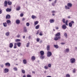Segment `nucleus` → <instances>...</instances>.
I'll list each match as a JSON object with an SVG mask.
<instances>
[{
	"label": "nucleus",
	"instance_id": "obj_1",
	"mask_svg": "<svg viewBox=\"0 0 77 77\" xmlns=\"http://www.w3.org/2000/svg\"><path fill=\"white\" fill-rule=\"evenodd\" d=\"M70 62L72 63H73L75 62V59L74 58H72L70 59Z\"/></svg>",
	"mask_w": 77,
	"mask_h": 77
},
{
	"label": "nucleus",
	"instance_id": "obj_2",
	"mask_svg": "<svg viewBox=\"0 0 77 77\" xmlns=\"http://www.w3.org/2000/svg\"><path fill=\"white\" fill-rule=\"evenodd\" d=\"M47 56L48 57H50L52 55V53L50 51H48L47 53Z\"/></svg>",
	"mask_w": 77,
	"mask_h": 77
},
{
	"label": "nucleus",
	"instance_id": "obj_3",
	"mask_svg": "<svg viewBox=\"0 0 77 77\" xmlns=\"http://www.w3.org/2000/svg\"><path fill=\"white\" fill-rule=\"evenodd\" d=\"M74 21H72L70 23H69V27H71L72 26V24H74Z\"/></svg>",
	"mask_w": 77,
	"mask_h": 77
},
{
	"label": "nucleus",
	"instance_id": "obj_4",
	"mask_svg": "<svg viewBox=\"0 0 77 77\" xmlns=\"http://www.w3.org/2000/svg\"><path fill=\"white\" fill-rule=\"evenodd\" d=\"M60 39V36H56V37L54 38V40H55V41H57V40H59V39Z\"/></svg>",
	"mask_w": 77,
	"mask_h": 77
},
{
	"label": "nucleus",
	"instance_id": "obj_5",
	"mask_svg": "<svg viewBox=\"0 0 77 77\" xmlns=\"http://www.w3.org/2000/svg\"><path fill=\"white\" fill-rule=\"evenodd\" d=\"M4 73H8L9 72V69L8 68H6L4 69Z\"/></svg>",
	"mask_w": 77,
	"mask_h": 77
},
{
	"label": "nucleus",
	"instance_id": "obj_6",
	"mask_svg": "<svg viewBox=\"0 0 77 77\" xmlns=\"http://www.w3.org/2000/svg\"><path fill=\"white\" fill-rule=\"evenodd\" d=\"M31 59L32 61H34V60H35L36 59V57L35 56H32Z\"/></svg>",
	"mask_w": 77,
	"mask_h": 77
},
{
	"label": "nucleus",
	"instance_id": "obj_7",
	"mask_svg": "<svg viewBox=\"0 0 77 77\" xmlns=\"http://www.w3.org/2000/svg\"><path fill=\"white\" fill-rule=\"evenodd\" d=\"M41 56H44V52L43 51H41L40 52Z\"/></svg>",
	"mask_w": 77,
	"mask_h": 77
},
{
	"label": "nucleus",
	"instance_id": "obj_8",
	"mask_svg": "<svg viewBox=\"0 0 77 77\" xmlns=\"http://www.w3.org/2000/svg\"><path fill=\"white\" fill-rule=\"evenodd\" d=\"M67 6H68L69 8H71L72 7V4L70 3H68L67 4Z\"/></svg>",
	"mask_w": 77,
	"mask_h": 77
},
{
	"label": "nucleus",
	"instance_id": "obj_9",
	"mask_svg": "<svg viewBox=\"0 0 77 77\" xmlns=\"http://www.w3.org/2000/svg\"><path fill=\"white\" fill-rule=\"evenodd\" d=\"M62 28L63 29H66V26L65 24H64L62 25Z\"/></svg>",
	"mask_w": 77,
	"mask_h": 77
},
{
	"label": "nucleus",
	"instance_id": "obj_10",
	"mask_svg": "<svg viewBox=\"0 0 77 77\" xmlns=\"http://www.w3.org/2000/svg\"><path fill=\"white\" fill-rule=\"evenodd\" d=\"M6 11L8 12H10L11 11V9L8 8L6 9Z\"/></svg>",
	"mask_w": 77,
	"mask_h": 77
},
{
	"label": "nucleus",
	"instance_id": "obj_11",
	"mask_svg": "<svg viewBox=\"0 0 77 77\" xmlns=\"http://www.w3.org/2000/svg\"><path fill=\"white\" fill-rule=\"evenodd\" d=\"M16 11H20L21 9V7L20 6H18L16 8Z\"/></svg>",
	"mask_w": 77,
	"mask_h": 77
},
{
	"label": "nucleus",
	"instance_id": "obj_12",
	"mask_svg": "<svg viewBox=\"0 0 77 77\" xmlns=\"http://www.w3.org/2000/svg\"><path fill=\"white\" fill-rule=\"evenodd\" d=\"M8 5V2L7 1H5L4 2V6L5 7H7V5Z\"/></svg>",
	"mask_w": 77,
	"mask_h": 77
},
{
	"label": "nucleus",
	"instance_id": "obj_13",
	"mask_svg": "<svg viewBox=\"0 0 77 77\" xmlns=\"http://www.w3.org/2000/svg\"><path fill=\"white\" fill-rule=\"evenodd\" d=\"M3 25L5 27H7V23L6 22L4 23H3Z\"/></svg>",
	"mask_w": 77,
	"mask_h": 77
},
{
	"label": "nucleus",
	"instance_id": "obj_14",
	"mask_svg": "<svg viewBox=\"0 0 77 77\" xmlns=\"http://www.w3.org/2000/svg\"><path fill=\"white\" fill-rule=\"evenodd\" d=\"M5 66H11V64L9 63H5Z\"/></svg>",
	"mask_w": 77,
	"mask_h": 77
},
{
	"label": "nucleus",
	"instance_id": "obj_15",
	"mask_svg": "<svg viewBox=\"0 0 77 77\" xmlns=\"http://www.w3.org/2000/svg\"><path fill=\"white\" fill-rule=\"evenodd\" d=\"M64 36L65 37V38H68V34L66 33H64Z\"/></svg>",
	"mask_w": 77,
	"mask_h": 77
},
{
	"label": "nucleus",
	"instance_id": "obj_16",
	"mask_svg": "<svg viewBox=\"0 0 77 77\" xmlns=\"http://www.w3.org/2000/svg\"><path fill=\"white\" fill-rule=\"evenodd\" d=\"M6 18L7 19L8 18V19L10 18H11V16L9 15V14H7L6 16Z\"/></svg>",
	"mask_w": 77,
	"mask_h": 77
},
{
	"label": "nucleus",
	"instance_id": "obj_17",
	"mask_svg": "<svg viewBox=\"0 0 77 77\" xmlns=\"http://www.w3.org/2000/svg\"><path fill=\"white\" fill-rule=\"evenodd\" d=\"M6 22L8 25H9V24H10V23H11V21L9 20H7Z\"/></svg>",
	"mask_w": 77,
	"mask_h": 77
},
{
	"label": "nucleus",
	"instance_id": "obj_18",
	"mask_svg": "<svg viewBox=\"0 0 77 77\" xmlns=\"http://www.w3.org/2000/svg\"><path fill=\"white\" fill-rule=\"evenodd\" d=\"M60 32H57L55 35L56 36H60Z\"/></svg>",
	"mask_w": 77,
	"mask_h": 77
},
{
	"label": "nucleus",
	"instance_id": "obj_19",
	"mask_svg": "<svg viewBox=\"0 0 77 77\" xmlns=\"http://www.w3.org/2000/svg\"><path fill=\"white\" fill-rule=\"evenodd\" d=\"M21 43L20 42H19L17 43V45L18 47H20V45H21Z\"/></svg>",
	"mask_w": 77,
	"mask_h": 77
},
{
	"label": "nucleus",
	"instance_id": "obj_20",
	"mask_svg": "<svg viewBox=\"0 0 77 77\" xmlns=\"http://www.w3.org/2000/svg\"><path fill=\"white\" fill-rule=\"evenodd\" d=\"M16 23L17 24H20V21L19 20H16Z\"/></svg>",
	"mask_w": 77,
	"mask_h": 77
},
{
	"label": "nucleus",
	"instance_id": "obj_21",
	"mask_svg": "<svg viewBox=\"0 0 77 77\" xmlns=\"http://www.w3.org/2000/svg\"><path fill=\"white\" fill-rule=\"evenodd\" d=\"M23 61L24 64H26L27 63V60L26 59L23 60Z\"/></svg>",
	"mask_w": 77,
	"mask_h": 77
},
{
	"label": "nucleus",
	"instance_id": "obj_22",
	"mask_svg": "<svg viewBox=\"0 0 77 77\" xmlns=\"http://www.w3.org/2000/svg\"><path fill=\"white\" fill-rule=\"evenodd\" d=\"M27 29L26 28V27H24L23 28V31L24 32H27Z\"/></svg>",
	"mask_w": 77,
	"mask_h": 77
},
{
	"label": "nucleus",
	"instance_id": "obj_23",
	"mask_svg": "<svg viewBox=\"0 0 77 77\" xmlns=\"http://www.w3.org/2000/svg\"><path fill=\"white\" fill-rule=\"evenodd\" d=\"M32 18L33 20H34L35 18H36V17L34 15H32Z\"/></svg>",
	"mask_w": 77,
	"mask_h": 77
},
{
	"label": "nucleus",
	"instance_id": "obj_24",
	"mask_svg": "<svg viewBox=\"0 0 77 77\" xmlns=\"http://www.w3.org/2000/svg\"><path fill=\"white\" fill-rule=\"evenodd\" d=\"M8 5H12V2H11L10 1H8Z\"/></svg>",
	"mask_w": 77,
	"mask_h": 77
},
{
	"label": "nucleus",
	"instance_id": "obj_25",
	"mask_svg": "<svg viewBox=\"0 0 77 77\" xmlns=\"http://www.w3.org/2000/svg\"><path fill=\"white\" fill-rule=\"evenodd\" d=\"M65 8L66 9H70L68 6H67V5L65 6Z\"/></svg>",
	"mask_w": 77,
	"mask_h": 77
},
{
	"label": "nucleus",
	"instance_id": "obj_26",
	"mask_svg": "<svg viewBox=\"0 0 77 77\" xmlns=\"http://www.w3.org/2000/svg\"><path fill=\"white\" fill-rule=\"evenodd\" d=\"M39 28V25H38L35 26V29H38Z\"/></svg>",
	"mask_w": 77,
	"mask_h": 77
},
{
	"label": "nucleus",
	"instance_id": "obj_27",
	"mask_svg": "<svg viewBox=\"0 0 77 77\" xmlns=\"http://www.w3.org/2000/svg\"><path fill=\"white\" fill-rule=\"evenodd\" d=\"M13 47V44H12V43H10V46H9L10 48H12Z\"/></svg>",
	"mask_w": 77,
	"mask_h": 77
},
{
	"label": "nucleus",
	"instance_id": "obj_28",
	"mask_svg": "<svg viewBox=\"0 0 77 77\" xmlns=\"http://www.w3.org/2000/svg\"><path fill=\"white\" fill-rule=\"evenodd\" d=\"M40 58L41 59H43L45 58V57L43 55L41 56H40Z\"/></svg>",
	"mask_w": 77,
	"mask_h": 77
},
{
	"label": "nucleus",
	"instance_id": "obj_29",
	"mask_svg": "<svg viewBox=\"0 0 77 77\" xmlns=\"http://www.w3.org/2000/svg\"><path fill=\"white\" fill-rule=\"evenodd\" d=\"M50 45H48L47 47V50H48V51H50Z\"/></svg>",
	"mask_w": 77,
	"mask_h": 77
},
{
	"label": "nucleus",
	"instance_id": "obj_30",
	"mask_svg": "<svg viewBox=\"0 0 77 77\" xmlns=\"http://www.w3.org/2000/svg\"><path fill=\"white\" fill-rule=\"evenodd\" d=\"M13 69L14 70V71H17V68L16 67H14Z\"/></svg>",
	"mask_w": 77,
	"mask_h": 77
},
{
	"label": "nucleus",
	"instance_id": "obj_31",
	"mask_svg": "<svg viewBox=\"0 0 77 77\" xmlns=\"http://www.w3.org/2000/svg\"><path fill=\"white\" fill-rule=\"evenodd\" d=\"M20 41H21V40H20V39H17L15 40V42H20Z\"/></svg>",
	"mask_w": 77,
	"mask_h": 77
},
{
	"label": "nucleus",
	"instance_id": "obj_32",
	"mask_svg": "<svg viewBox=\"0 0 77 77\" xmlns=\"http://www.w3.org/2000/svg\"><path fill=\"white\" fill-rule=\"evenodd\" d=\"M30 46V43H28L26 45V46L27 47H29Z\"/></svg>",
	"mask_w": 77,
	"mask_h": 77
},
{
	"label": "nucleus",
	"instance_id": "obj_33",
	"mask_svg": "<svg viewBox=\"0 0 77 77\" xmlns=\"http://www.w3.org/2000/svg\"><path fill=\"white\" fill-rule=\"evenodd\" d=\"M49 21L51 23H53L54 20H53L51 19Z\"/></svg>",
	"mask_w": 77,
	"mask_h": 77
},
{
	"label": "nucleus",
	"instance_id": "obj_34",
	"mask_svg": "<svg viewBox=\"0 0 77 77\" xmlns=\"http://www.w3.org/2000/svg\"><path fill=\"white\" fill-rule=\"evenodd\" d=\"M54 47L55 48H59V46L57 45H54Z\"/></svg>",
	"mask_w": 77,
	"mask_h": 77
},
{
	"label": "nucleus",
	"instance_id": "obj_35",
	"mask_svg": "<svg viewBox=\"0 0 77 77\" xmlns=\"http://www.w3.org/2000/svg\"><path fill=\"white\" fill-rule=\"evenodd\" d=\"M69 48L66 49L65 50V51H66V52H69Z\"/></svg>",
	"mask_w": 77,
	"mask_h": 77
},
{
	"label": "nucleus",
	"instance_id": "obj_36",
	"mask_svg": "<svg viewBox=\"0 0 77 77\" xmlns=\"http://www.w3.org/2000/svg\"><path fill=\"white\" fill-rule=\"evenodd\" d=\"M44 68L45 69H48V66H45L44 67Z\"/></svg>",
	"mask_w": 77,
	"mask_h": 77
},
{
	"label": "nucleus",
	"instance_id": "obj_37",
	"mask_svg": "<svg viewBox=\"0 0 77 77\" xmlns=\"http://www.w3.org/2000/svg\"><path fill=\"white\" fill-rule=\"evenodd\" d=\"M38 24V21H35V23H34V25L35 26H36V25H37V24Z\"/></svg>",
	"mask_w": 77,
	"mask_h": 77
},
{
	"label": "nucleus",
	"instance_id": "obj_38",
	"mask_svg": "<svg viewBox=\"0 0 77 77\" xmlns=\"http://www.w3.org/2000/svg\"><path fill=\"white\" fill-rule=\"evenodd\" d=\"M5 35L7 36H8L9 35V32H7L6 33Z\"/></svg>",
	"mask_w": 77,
	"mask_h": 77
},
{
	"label": "nucleus",
	"instance_id": "obj_39",
	"mask_svg": "<svg viewBox=\"0 0 77 77\" xmlns=\"http://www.w3.org/2000/svg\"><path fill=\"white\" fill-rule=\"evenodd\" d=\"M62 21L63 22V23H64V24H65V19H63Z\"/></svg>",
	"mask_w": 77,
	"mask_h": 77
},
{
	"label": "nucleus",
	"instance_id": "obj_40",
	"mask_svg": "<svg viewBox=\"0 0 77 77\" xmlns=\"http://www.w3.org/2000/svg\"><path fill=\"white\" fill-rule=\"evenodd\" d=\"M68 20H66V22H65V24L66 26H68Z\"/></svg>",
	"mask_w": 77,
	"mask_h": 77
},
{
	"label": "nucleus",
	"instance_id": "obj_41",
	"mask_svg": "<svg viewBox=\"0 0 77 77\" xmlns=\"http://www.w3.org/2000/svg\"><path fill=\"white\" fill-rule=\"evenodd\" d=\"M26 26L29 27V26H30V24H29V23H26Z\"/></svg>",
	"mask_w": 77,
	"mask_h": 77
},
{
	"label": "nucleus",
	"instance_id": "obj_42",
	"mask_svg": "<svg viewBox=\"0 0 77 77\" xmlns=\"http://www.w3.org/2000/svg\"><path fill=\"white\" fill-rule=\"evenodd\" d=\"M66 77H70V75H69V74H66Z\"/></svg>",
	"mask_w": 77,
	"mask_h": 77
},
{
	"label": "nucleus",
	"instance_id": "obj_43",
	"mask_svg": "<svg viewBox=\"0 0 77 77\" xmlns=\"http://www.w3.org/2000/svg\"><path fill=\"white\" fill-rule=\"evenodd\" d=\"M48 67L49 68H50V67H51V64H49L48 65Z\"/></svg>",
	"mask_w": 77,
	"mask_h": 77
},
{
	"label": "nucleus",
	"instance_id": "obj_44",
	"mask_svg": "<svg viewBox=\"0 0 77 77\" xmlns=\"http://www.w3.org/2000/svg\"><path fill=\"white\" fill-rule=\"evenodd\" d=\"M22 72L23 74H24L25 72V70H22Z\"/></svg>",
	"mask_w": 77,
	"mask_h": 77
},
{
	"label": "nucleus",
	"instance_id": "obj_45",
	"mask_svg": "<svg viewBox=\"0 0 77 77\" xmlns=\"http://www.w3.org/2000/svg\"><path fill=\"white\" fill-rule=\"evenodd\" d=\"M20 16L21 17H23V16L24 15V14H23V13H22L20 14Z\"/></svg>",
	"mask_w": 77,
	"mask_h": 77
},
{
	"label": "nucleus",
	"instance_id": "obj_46",
	"mask_svg": "<svg viewBox=\"0 0 77 77\" xmlns=\"http://www.w3.org/2000/svg\"><path fill=\"white\" fill-rule=\"evenodd\" d=\"M42 33V32H41L39 33V35H40V36H42L43 34Z\"/></svg>",
	"mask_w": 77,
	"mask_h": 77
},
{
	"label": "nucleus",
	"instance_id": "obj_47",
	"mask_svg": "<svg viewBox=\"0 0 77 77\" xmlns=\"http://www.w3.org/2000/svg\"><path fill=\"white\" fill-rule=\"evenodd\" d=\"M2 13V9H0V14H1Z\"/></svg>",
	"mask_w": 77,
	"mask_h": 77
},
{
	"label": "nucleus",
	"instance_id": "obj_48",
	"mask_svg": "<svg viewBox=\"0 0 77 77\" xmlns=\"http://www.w3.org/2000/svg\"><path fill=\"white\" fill-rule=\"evenodd\" d=\"M1 68H3V67H4V65L3 64H2L1 65Z\"/></svg>",
	"mask_w": 77,
	"mask_h": 77
},
{
	"label": "nucleus",
	"instance_id": "obj_49",
	"mask_svg": "<svg viewBox=\"0 0 77 77\" xmlns=\"http://www.w3.org/2000/svg\"><path fill=\"white\" fill-rule=\"evenodd\" d=\"M17 38H20V35L18 34L17 35Z\"/></svg>",
	"mask_w": 77,
	"mask_h": 77
},
{
	"label": "nucleus",
	"instance_id": "obj_50",
	"mask_svg": "<svg viewBox=\"0 0 77 77\" xmlns=\"http://www.w3.org/2000/svg\"><path fill=\"white\" fill-rule=\"evenodd\" d=\"M36 41H37V42H39V38H37V39Z\"/></svg>",
	"mask_w": 77,
	"mask_h": 77
},
{
	"label": "nucleus",
	"instance_id": "obj_51",
	"mask_svg": "<svg viewBox=\"0 0 77 77\" xmlns=\"http://www.w3.org/2000/svg\"><path fill=\"white\" fill-rule=\"evenodd\" d=\"M75 69H74L73 70V72H74V73H75Z\"/></svg>",
	"mask_w": 77,
	"mask_h": 77
},
{
	"label": "nucleus",
	"instance_id": "obj_52",
	"mask_svg": "<svg viewBox=\"0 0 77 77\" xmlns=\"http://www.w3.org/2000/svg\"><path fill=\"white\" fill-rule=\"evenodd\" d=\"M17 43H14V46H17Z\"/></svg>",
	"mask_w": 77,
	"mask_h": 77
},
{
	"label": "nucleus",
	"instance_id": "obj_53",
	"mask_svg": "<svg viewBox=\"0 0 77 77\" xmlns=\"http://www.w3.org/2000/svg\"><path fill=\"white\" fill-rule=\"evenodd\" d=\"M55 28L57 30H58V29H59V27H56Z\"/></svg>",
	"mask_w": 77,
	"mask_h": 77
},
{
	"label": "nucleus",
	"instance_id": "obj_54",
	"mask_svg": "<svg viewBox=\"0 0 77 77\" xmlns=\"http://www.w3.org/2000/svg\"><path fill=\"white\" fill-rule=\"evenodd\" d=\"M52 13H56V11H52Z\"/></svg>",
	"mask_w": 77,
	"mask_h": 77
},
{
	"label": "nucleus",
	"instance_id": "obj_55",
	"mask_svg": "<svg viewBox=\"0 0 77 77\" xmlns=\"http://www.w3.org/2000/svg\"><path fill=\"white\" fill-rule=\"evenodd\" d=\"M65 43H63V42H62L61 43V44L62 45H64L65 44Z\"/></svg>",
	"mask_w": 77,
	"mask_h": 77
},
{
	"label": "nucleus",
	"instance_id": "obj_56",
	"mask_svg": "<svg viewBox=\"0 0 77 77\" xmlns=\"http://www.w3.org/2000/svg\"><path fill=\"white\" fill-rule=\"evenodd\" d=\"M27 77H31V75H27Z\"/></svg>",
	"mask_w": 77,
	"mask_h": 77
},
{
	"label": "nucleus",
	"instance_id": "obj_57",
	"mask_svg": "<svg viewBox=\"0 0 77 77\" xmlns=\"http://www.w3.org/2000/svg\"><path fill=\"white\" fill-rule=\"evenodd\" d=\"M14 48H17V46H14Z\"/></svg>",
	"mask_w": 77,
	"mask_h": 77
},
{
	"label": "nucleus",
	"instance_id": "obj_58",
	"mask_svg": "<svg viewBox=\"0 0 77 77\" xmlns=\"http://www.w3.org/2000/svg\"><path fill=\"white\" fill-rule=\"evenodd\" d=\"M28 38L29 39H31V36H29Z\"/></svg>",
	"mask_w": 77,
	"mask_h": 77
},
{
	"label": "nucleus",
	"instance_id": "obj_59",
	"mask_svg": "<svg viewBox=\"0 0 77 77\" xmlns=\"http://www.w3.org/2000/svg\"><path fill=\"white\" fill-rule=\"evenodd\" d=\"M54 3H52V5L54 6Z\"/></svg>",
	"mask_w": 77,
	"mask_h": 77
},
{
	"label": "nucleus",
	"instance_id": "obj_60",
	"mask_svg": "<svg viewBox=\"0 0 77 77\" xmlns=\"http://www.w3.org/2000/svg\"><path fill=\"white\" fill-rule=\"evenodd\" d=\"M42 41L41 40L40 41L39 43H42Z\"/></svg>",
	"mask_w": 77,
	"mask_h": 77
},
{
	"label": "nucleus",
	"instance_id": "obj_61",
	"mask_svg": "<svg viewBox=\"0 0 77 77\" xmlns=\"http://www.w3.org/2000/svg\"><path fill=\"white\" fill-rule=\"evenodd\" d=\"M68 18H71V16H69L68 17Z\"/></svg>",
	"mask_w": 77,
	"mask_h": 77
},
{
	"label": "nucleus",
	"instance_id": "obj_62",
	"mask_svg": "<svg viewBox=\"0 0 77 77\" xmlns=\"http://www.w3.org/2000/svg\"><path fill=\"white\" fill-rule=\"evenodd\" d=\"M56 3V0H55L54 1V3Z\"/></svg>",
	"mask_w": 77,
	"mask_h": 77
},
{
	"label": "nucleus",
	"instance_id": "obj_63",
	"mask_svg": "<svg viewBox=\"0 0 77 77\" xmlns=\"http://www.w3.org/2000/svg\"><path fill=\"white\" fill-rule=\"evenodd\" d=\"M75 50H77V47H75Z\"/></svg>",
	"mask_w": 77,
	"mask_h": 77
},
{
	"label": "nucleus",
	"instance_id": "obj_64",
	"mask_svg": "<svg viewBox=\"0 0 77 77\" xmlns=\"http://www.w3.org/2000/svg\"><path fill=\"white\" fill-rule=\"evenodd\" d=\"M23 77H26V75H24L23 76Z\"/></svg>",
	"mask_w": 77,
	"mask_h": 77
}]
</instances>
